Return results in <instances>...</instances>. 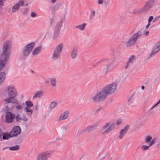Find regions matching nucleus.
<instances>
[{"label":"nucleus","mask_w":160,"mask_h":160,"mask_svg":"<svg viewBox=\"0 0 160 160\" xmlns=\"http://www.w3.org/2000/svg\"><path fill=\"white\" fill-rule=\"evenodd\" d=\"M37 15V14L34 12H33L31 13V16L32 17H35Z\"/></svg>","instance_id":"nucleus-47"},{"label":"nucleus","mask_w":160,"mask_h":160,"mask_svg":"<svg viewBox=\"0 0 160 160\" xmlns=\"http://www.w3.org/2000/svg\"><path fill=\"white\" fill-rule=\"evenodd\" d=\"M135 60L136 57L134 55H132L129 57L126 63V65L125 67V68L127 69L130 68L135 61Z\"/></svg>","instance_id":"nucleus-13"},{"label":"nucleus","mask_w":160,"mask_h":160,"mask_svg":"<svg viewBox=\"0 0 160 160\" xmlns=\"http://www.w3.org/2000/svg\"><path fill=\"white\" fill-rule=\"evenodd\" d=\"M50 83L52 85L53 87L56 86V79L55 78H52L50 79Z\"/></svg>","instance_id":"nucleus-35"},{"label":"nucleus","mask_w":160,"mask_h":160,"mask_svg":"<svg viewBox=\"0 0 160 160\" xmlns=\"http://www.w3.org/2000/svg\"><path fill=\"white\" fill-rule=\"evenodd\" d=\"M149 32L148 31H147L144 33V35L146 36H147L149 35Z\"/></svg>","instance_id":"nucleus-54"},{"label":"nucleus","mask_w":160,"mask_h":160,"mask_svg":"<svg viewBox=\"0 0 160 160\" xmlns=\"http://www.w3.org/2000/svg\"><path fill=\"white\" fill-rule=\"evenodd\" d=\"M150 146L149 145L148 146H146V145H143L141 147V149L144 151L148 150L149 148V147Z\"/></svg>","instance_id":"nucleus-40"},{"label":"nucleus","mask_w":160,"mask_h":160,"mask_svg":"<svg viewBox=\"0 0 160 160\" xmlns=\"http://www.w3.org/2000/svg\"><path fill=\"white\" fill-rule=\"evenodd\" d=\"M145 12L142 8H141L137 10L134 11L132 12V13L136 15L140 14L142 13Z\"/></svg>","instance_id":"nucleus-30"},{"label":"nucleus","mask_w":160,"mask_h":160,"mask_svg":"<svg viewBox=\"0 0 160 160\" xmlns=\"http://www.w3.org/2000/svg\"><path fill=\"white\" fill-rule=\"evenodd\" d=\"M109 123H106L104 126L103 127V129H105L106 128L107 129L103 133L104 134L108 133L109 132H111L112 130H113L115 128V125L114 124H112L109 127Z\"/></svg>","instance_id":"nucleus-16"},{"label":"nucleus","mask_w":160,"mask_h":160,"mask_svg":"<svg viewBox=\"0 0 160 160\" xmlns=\"http://www.w3.org/2000/svg\"><path fill=\"white\" fill-rule=\"evenodd\" d=\"M61 4H62L61 3H58L52 7L50 9L51 11V13H53L55 11L58 10Z\"/></svg>","instance_id":"nucleus-21"},{"label":"nucleus","mask_w":160,"mask_h":160,"mask_svg":"<svg viewBox=\"0 0 160 160\" xmlns=\"http://www.w3.org/2000/svg\"><path fill=\"white\" fill-rule=\"evenodd\" d=\"M21 132V129L19 126L14 127L12 131L11 132V134L12 137L17 136Z\"/></svg>","instance_id":"nucleus-15"},{"label":"nucleus","mask_w":160,"mask_h":160,"mask_svg":"<svg viewBox=\"0 0 160 160\" xmlns=\"http://www.w3.org/2000/svg\"><path fill=\"white\" fill-rule=\"evenodd\" d=\"M16 108L18 110H20L22 108V106L20 104L17 105L16 106Z\"/></svg>","instance_id":"nucleus-48"},{"label":"nucleus","mask_w":160,"mask_h":160,"mask_svg":"<svg viewBox=\"0 0 160 160\" xmlns=\"http://www.w3.org/2000/svg\"><path fill=\"white\" fill-rule=\"evenodd\" d=\"M12 46L11 42L10 41H7L3 42L2 47V51L10 52L9 51Z\"/></svg>","instance_id":"nucleus-11"},{"label":"nucleus","mask_w":160,"mask_h":160,"mask_svg":"<svg viewBox=\"0 0 160 160\" xmlns=\"http://www.w3.org/2000/svg\"><path fill=\"white\" fill-rule=\"evenodd\" d=\"M160 18V16H157L155 18L152 20V22H154L157 21Z\"/></svg>","instance_id":"nucleus-43"},{"label":"nucleus","mask_w":160,"mask_h":160,"mask_svg":"<svg viewBox=\"0 0 160 160\" xmlns=\"http://www.w3.org/2000/svg\"><path fill=\"white\" fill-rule=\"evenodd\" d=\"M57 105V102H52L50 104L49 107L50 109H52L54 108Z\"/></svg>","instance_id":"nucleus-34"},{"label":"nucleus","mask_w":160,"mask_h":160,"mask_svg":"<svg viewBox=\"0 0 160 160\" xmlns=\"http://www.w3.org/2000/svg\"><path fill=\"white\" fill-rule=\"evenodd\" d=\"M2 139L3 140L8 139L9 138H12L10 132L9 134L5 132H3L2 135Z\"/></svg>","instance_id":"nucleus-25"},{"label":"nucleus","mask_w":160,"mask_h":160,"mask_svg":"<svg viewBox=\"0 0 160 160\" xmlns=\"http://www.w3.org/2000/svg\"><path fill=\"white\" fill-rule=\"evenodd\" d=\"M48 82H49V81H45V83H48Z\"/></svg>","instance_id":"nucleus-58"},{"label":"nucleus","mask_w":160,"mask_h":160,"mask_svg":"<svg viewBox=\"0 0 160 160\" xmlns=\"http://www.w3.org/2000/svg\"><path fill=\"white\" fill-rule=\"evenodd\" d=\"M15 97H8L4 100L5 104H9L10 103L15 104H17L18 103V101L15 99Z\"/></svg>","instance_id":"nucleus-14"},{"label":"nucleus","mask_w":160,"mask_h":160,"mask_svg":"<svg viewBox=\"0 0 160 160\" xmlns=\"http://www.w3.org/2000/svg\"><path fill=\"white\" fill-rule=\"evenodd\" d=\"M158 145L160 146V142L158 143Z\"/></svg>","instance_id":"nucleus-61"},{"label":"nucleus","mask_w":160,"mask_h":160,"mask_svg":"<svg viewBox=\"0 0 160 160\" xmlns=\"http://www.w3.org/2000/svg\"><path fill=\"white\" fill-rule=\"evenodd\" d=\"M160 50V41L156 43L149 54V58L154 56Z\"/></svg>","instance_id":"nucleus-9"},{"label":"nucleus","mask_w":160,"mask_h":160,"mask_svg":"<svg viewBox=\"0 0 160 160\" xmlns=\"http://www.w3.org/2000/svg\"><path fill=\"white\" fill-rule=\"evenodd\" d=\"M25 104L27 106V107L28 108H31L33 106V104L32 102L29 101H26Z\"/></svg>","instance_id":"nucleus-33"},{"label":"nucleus","mask_w":160,"mask_h":160,"mask_svg":"<svg viewBox=\"0 0 160 160\" xmlns=\"http://www.w3.org/2000/svg\"><path fill=\"white\" fill-rule=\"evenodd\" d=\"M34 46L35 43L34 42H31L26 45L22 51V55L24 57L28 56L32 51Z\"/></svg>","instance_id":"nucleus-6"},{"label":"nucleus","mask_w":160,"mask_h":160,"mask_svg":"<svg viewBox=\"0 0 160 160\" xmlns=\"http://www.w3.org/2000/svg\"><path fill=\"white\" fill-rule=\"evenodd\" d=\"M108 95L103 88L98 91L97 93L92 97V100L95 102H101L104 100Z\"/></svg>","instance_id":"nucleus-1"},{"label":"nucleus","mask_w":160,"mask_h":160,"mask_svg":"<svg viewBox=\"0 0 160 160\" xmlns=\"http://www.w3.org/2000/svg\"><path fill=\"white\" fill-rule=\"evenodd\" d=\"M29 108H28V107H25L24 110H25V111L26 112H30V113L29 114L30 115H31L32 114V111L31 110V109H29Z\"/></svg>","instance_id":"nucleus-37"},{"label":"nucleus","mask_w":160,"mask_h":160,"mask_svg":"<svg viewBox=\"0 0 160 160\" xmlns=\"http://www.w3.org/2000/svg\"><path fill=\"white\" fill-rule=\"evenodd\" d=\"M28 12V9H26L25 10V12H23V14H24V15H25V14H27Z\"/></svg>","instance_id":"nucleus-53"},{"label":"nucleus","mask_w":160,"mask_h":160,"mask_svg":"<svg viewBox=\"0 0 160 160\" xmlns=\"http://www.w3.org/2000/svg\"><path fill=\"white\" fill-rule=\"evenodd\" d=\"M62 23L63 21L59 22L56 24L53 29L60 31Z\"/></svg>","instance_id":"nucleus-28"},{"label":"nucleus","mask_w":160,"mask_h":160,"mask_svg":"<svg viewBox=\"0 0 160 160\" xmlns=\"http://www.w3.org/2000/svg\"><path fill=\"white\" fill-rule=\"evenodd\" d=\"M95 12L94 11H92L91 12L90 14V17L91 18L93 17L95 15Z\"/></svg>","instance_id":"nucleus-42"},{"label":"nucleus","mask_w":160,"mask_h":160,"mask_svg":"<svg viewBox=\"0 0 160 160\" xmlns=\"http://www.w3.org/2000/svg\"><path fill=\"white\" fill-rule=\"evenodd\" d=\"M3 2L2 0H0V5L1 6L2 5Z\"/></svg>","instance_id":"nucleus-56"},{"label":"nucleus","mask_w":160,"mask_h":160,"mask_svg":"<svg viewBox=\"0 0 160 160\" xmlns=\"http://www.w3.org/2000/svg\"><path fill=\"white\" fill-rule=\"evenodd\" d=\"M109 69V66H106L105 67L103 68V72L106 74L108 72V70Z\"/></svg>","instance_id":"nucleus-39"},{"label":"nucleus","mask_w":160,"mask_h":160,"mask_svg":"<svg viewBox=\"0 0 160 160\" xmlns=\"http://www.w3.org/2000/svg\"><path fill=\"white\" fill-rule=\"evenodd\" d=\"M3 134V132L2 130L0 128V139Z\"/></svg>","instance_id":"nucleus-50"},{"label":"nucleus","mask_w":160,"mask_h":160,"mask_svg":"<svg viewBox=\"0 0 160 160\" xmlns=\"http://www.w3.org/2000/svg\"><path fill=\"white\" fill-rule=\"evenodd\" d=\"M155 143L154 142V140H152L150 144H149L150 146L154 144Z\"/></svg>","instance_id":"nucleus-51"},{"label":"nucleus","mask_w":160,"mask_h":160,"mask_svg":"<svg viewBox=\"0 0 160 160\" xmlns=\"http://www.w3.org/2000/svg\"><path fill=\"white\" fill-rule=\"evenodd\" d=\"M101 62V61H100L99 62H98L96 63V64H98L99 63V62Z\"/></svg>","instance_id":"nucleus-62"},{"label":"nucleus","mask_w":160,"mask_h":160,"mask_svg":"<svg viewBox=\"0 0 160 160\" xmlns=\"http://www.w3.org/2000/svg\"><path fill=\"white\" fill-rule=\"evenodd\" d=\"M24 2L23 1H20L16 4L14 5L12 7V10L13 12H15L18 10L20 6H22L24 4Z\"/></svg>","instance_id":"nucleus-18"},{"label":"nucleus","mask_w":160,"mask_h":160,"mask_svg":"<svg viewBox=\"0 0 160 160\" xmlns=\"http://www.w3.org/2000/svg\"><path fill=\"white\" fill-rule=\"evenodd\" d=\"M68 111H65L60 115L59 118V120L60 121L66 119L68 117Z\"/></svg>","instance_id":"nucleus-19"},{"label":"nucleus","mask_w":160,"mask_h":160,"mask_svg":"<svg viewBox=\"0 0 160 160\" xmlns=\"http://www.w3.org/2000/svg\"><path fill=\"white\" fill-rule=\"evenodd\" d=\"M41 50V47H40L35 48L32 51V53L33 55H35L38 54Z\"/></svg>","instance_id":"nucleus-29"},{"label":"nucleus","mask_w":160,"mask_h":160,"mask_svg":"<svg viewBox=\"0 0 160 160\" xmlns=\"http://www.w3.org/2000/svg\"><path fill=\"white\" fill-rule=\"evenodd\" d=\"M21 120H22L23 121L26 122L28 120V118L26 117V116L25 115H23L21 117Z\"/></svg>","instance_id":"nucleus-38"},{"label":"nucleus","mask_w":160,"mask_h":160,"mask_svg":"<svg viewBox=\"0 0 160 160\" xmlns=\"http://www.w3.org/2000/svg\"><path fill=\"white\" fill-rule=\"evenodd\" d=\"M15 120L17 122H19L21 121V117L19 114H18L15 116Z\"/></svg>","instance_id":"nucleus-36"},{"label":"nucleus","mask_w":160,"mask_h":160,"mask_svg":"<svg viewBox=\"0 0 160 160\" xmlns=\"http://www.w3.org/2000/svg\"><path fill=\"white\" fill-rule=\"evenodd\" d=\"M6 77V74L3 72H0V85L4 82Z\"/></svg>","instance_id":"nucleus-22"},{"label":"nucleus","mask_w":160,"mask_h":160,"mask_svg":"<svg viewBox=\"0 0 160 160\" xmlns=\"http://www.w3.org/2000/svg\"><path fill=\"white\" fill-rule=\"evenodd\" d=\"M154 5V1L153 0H150L146 2L144 6L142 8L144 12H146L151 8Z\"/></svg>","instance_id":"nucleus-10"},{"label":"nucleus","mask_w":160,"mask_h":160,"mask_svg":"<svg viewBox=\"0 0 160 160\" xmlns=\"http://www.w3.org/2000/svg\"><path fill=\"white\" fill-rule=\"evenodd\" d=\"M13 108V106H11V107H9V108Z\"/></svg>","instance_id":"nucleus-60"},{"label":"nucleus","mask_w":160,"mask_h":160,"mask_svg":"<svg viewBox=\"0 0 160 160\" xmlns=\"http://www.w3.org/2000/svg\"><path fill=\"white\" fill-rule=\"evenodd\" d=\"M15 118V114L9 112H6L5 118V121L6 122L10 123L12 122Z\"/></svg>","instance_id":"nucleus-8"},{"label":"nucleus","mask_w":160,"mask_h":160,"mask_svg":"<svg viewBox=\"0 0 160 160\" xmlns=\"http://www.w3.org/2000/svg\"><path fill=\"white\" fill-rule=\"evenodd\" d=\"M8 148L7 147H6V148H4L3 149V150H4V149H5L6 148Z\"/></svg>","instance_id":"nucleus-63"},{"label":"nucleus","mask_w":160,"mask_h":160,"mask_svg":"<svg viewBox=\"0 0 160 160\" xmlns=\"http://www.w3.org/2000/svg\"><path fill=\"white\" fill-rule=\"evenodd\" d=\"M10 54V52L2 51L0 58L1 62L5 65L9 59Z\"/></svg>","instance_id":"nucleus-7"},{"label":"nucleus","mask_w":160,"mask_h":160,"mask_svg":"<svg viewBox=\"0 0 160 160\" xmlns=\"http://www.w3.org/2000/svg\"><path fill=\"white\" fill-rule=\"evenodd\" d=\"M50 157V153L46 152L40 153L38 155L36 160H46Z\"/></svg>","instance_id":"nucleus-12"},{"label":"nucleus","mask_w":160,"mask_h":160,"mask_svg":"<svg viewBox=\"0 0 160 160\" xmlns=\"http://www.w3.org/2000/svg\"><path fill=\"white\" fill-rule=\"evenodd\" d=\"M10 150L17 151L20 148V146L18 145H16L13 147H11L8 148Z\"/></svg>","instance_id":"nucleus-32"},{"label":"nucleus","mask_w":160,"mask_h":160,"mask_svg":"<svg viewBox=\"0 0 160 160\" xmlns=\"http://www.w3.org/2000/svg\"><path fill=\"white\" fill-rule=\"evenodd\" d=\"M63 45V44L61 43L56 47L52 56V59L53 60H56L60 58Z\"/></svg>","instance_id":"nucleus-2"},{"label":"nucleus","mask_w":160,"mask_h":160,"mask_svg":"<svg viewBox=\"0 0 160 160\" xmlns=\"http://www.w3.org/2000/svg\"><path fill=\"white\" fill-rule=\"evenodd\" d=\"M117 88V84L115 82L106 86L103 88V89L108 95L112 94L116 90Z\"/></svg>","instance_id":"nucleus-4"},{"label":"nucleus","mask_w":160,"mask_h":160,"mask_svg":"<svg viewBox=\"0 0 160 160\" xmlns=\"http://www.w3.org/2000/svg\"><path fill=\"white\" fill-rule=\"evenodd\" d=\"M43 92L42 90L37 91L35 93L33 97L34 99L36 98H39L43 95Z\"/></svg>","instance_id":"nucleus-20"},{"label":"nucleus","mask_w":160,"mask_h":160,"mask_svg":"<svg viewBox=\"0 0 160 160\" xmlns=\"http://www.w3.org/2000/svg\"><path fill=\"white\" fill-rule=\"evenodd\" d=\"M153 17L152 16H151L149 17L148 20V22H150L152 21V20L153 19Z\"/></svg>","instance_id":"nucleus-45"},{"label":"nucleus","mask_w":160,"mask_h":160,"mask_svg":"<svg viewBox=\"0 0 160 160\" xmlns=\"http://www.w3.org/2000/svg\"><path fill=\"white\" fill-rule=\"evenodd\" d=\"M129 126L128 125H126L124 128L121 130L119 132V135L118 136V138L120 139H121L124 137L125 134L127 133L128 130L129 129Z\"/></svg>","instance_id":"nucleus-17"},{"label":"nucleus","mask_w":160,"mask_h":160,"mask_svg":"<svg viewBox=\"0 0 160 160\" xmlns=\"http://www.w3.org/2000/svg\"><path fill=\"white\" fill-rule=\"evenodd\" d=\"M95 125H92L88 127L84 131L90 132L93 130L95 128Z\"/></svg>","instance_id":"nucleus-27"},{"label":"nucleus","mask_w":160,"mask_h":160,"mask_svg":"<svg viewBox=\"0 0 160 160\" xmlns=\"http://www.w3.org/2000/svg\"><path fill=\"white\" fill-rule=\"evenodd\" d=\"M56 18H53L51 20V23L52 24H53L56 21Z\"/></svg>","instance_id":"nucleus-44"},{"label":"nucleus","mask_w":160,"mask_h":160,"mask_svg":"<svg viewBox=\"0 0 160 160\" xmlns=\"http://www.w3.org/2000/svg\"><path fill=\"white\" fill-rule=\"evenodd\" d=\"M99 109H95L93 111L95 113H96L99 111Z\"/></svg>","instance_id":"nucleus-57"},{"label":"nucleus","mask_w":160,"mask_h":160,"mask_svg":"<svg viewBox=\"0 0 160 160\" xmlns=\"http://www.w3.org/2000/svg\"><path fill=\"white\" fill-rule=\"evenodd\" d=\"M122 121L121 120H118L116 122V125H119L121 123Z\"/></svg>","instance_id":"nucleus-46"},{"label":"nucleus","mask_w":160,"mask_h":160,"mask_svg":"<svg viewBox=\"0 0 160 160\" xmlns=\"http://www.w3.org/2000/svg\"><path fill=\"white\" fill-rule=\"evenodd\" d=\"M152 139V137L150 136H148L146 137L145 142L148 143L150 142Z\"/></svg>","instance_id":"nucleus-41"},{"label":"nucleus","mask_w":160,"mask_h":160,"mask_svg":"<svg viewBox=\"0 0 160 160\" xmlns=\"http://www.w3.org/2000/svg\"><path fill=\"white\" fill-rule=\"evenodd\" d=\"M135 99V97L134 95H132L129 98L128 100V103L129 104H131Z\"/></svg>","instance_id":"nucleus-31"},{"label":"nucleus","mask_w":160,"mask_h":160,"mask_svg":"<svg viewBox=\"0 0 160 160\" xmlns=\"http://www.w3.org/2000/svg\"><path fill=\"white\" fill-rule=\"evenodd\" d=\"M60 31L53 29V39H56L58 37Z\"/></svg>","instance_id":"nucleus-23"},{"label":"nucleus","mask_w":160,"mask_h":160,"mask_svg":"<svg viewBox=\"0 0 160 160\" xmlns=\"http://www.w3.org/2000/svg\"><path fill=\"white\" fill-rule=\"evenodd\" d=\"M150 25V22H148L147 25L146 26V29L148 28V27Z\"/></svg>","instance_id":"nucleus-55"},{"label":"nucleus","mask_w":160,"mask_h":160,"mask_svg":"<svg viewBox=\"0 0 160 160\" xmlns=\"http://www.w3.org/2000/svg\"><path fill=\"white\" fill-rule=\"evenodd\" d=\"M103 2V0H98V4H102Z\"/></svg>","instance_id":"nucleus-49"},{"label":"nucleus","mask_w":160,"mask_h":160,"mask_svg":"<svg viewBox=\"0 0 160 160\" xmlns=\"http://www.w3.org/2000/svg\"><path fill=\"white\" fill-rule=\"evenodd\" d=\"M141 88L142 89H144V86H142V87H141Z\"/></svg>","instance_id":"nucleus-59"},{"label":"nucleus","mask_w":160,"mask_h":160,"mask_svg":"<svg viewBox=\"0 0 160 160\" xmlns=\"http://www.w3.org/2000/svg\"><path fill=\"white\" fill-rule=\"evenodd\" d=\"M141 32L139 31L134 34L131 37L126 43V45L128 47L134 46L138 38L141 35Z\"/></svg>","instance_id":"nucleus-3"},{"label":"nucleus","mask_w":160,"mask_h":160,"mask_svg":"<svg viewBox=\"0 0 160 160\" xmlns=\"http://www.w3.org/2000/svg\"><path fill=\"white\" fill-rule=\"evenodd\" d=\"M39 106L38 105H36L35 107V110L36 111L38 110L39 109Z\"/></svg>","instance_id":"nucleus-52"},{"label":"nucleus","mask_w":160,"mask_h":160,"mask_svg":"<svg viewBox=\"0 0 160 160\" xmlns=\"http://www.w3.org/2000/svg\"><path fill=\"white\" fill-rule=\"evenodd\" d=\"M2 0V1H6V0Z\"/></svg>","instance_id":"nucleus-64"},{"label":"nucleus","mask_w":160,"mask_h":160,"mask_svg":"<svg viewBox=\"0 0 160 160\" xmlns=\"http://www.w3.org/2000/svg\"><path fill=\"white\" fill-rule=\"evenodd\" d=\"M8 93V97L16 98L17 95V92L16 88L12 85L8 86L4 92V94Z\"/></svg>","instance_id":"nucleus-5"},{"label":"nucleus","mask_w":160,"mask_h":160,"mask_svg":"<svg viewBox=\"0 0 160 160\" xmlns=\"http://www.w3.org/2000/svg\"><path fill=\"white\" fill-rule=\"evenodd\" d=\"M78 54V50L77 48H74L72 52L71 57L72 58H76Z\"/></svg>","instance_id":"nucleus-26"},{"label":"nucleus","mask_w":160,"mask_h":160,"mask_svg":"<svg viewBox=\"0 0 160 160\" xmlns=\"http://www.w3.org/2000/svg\"><path fill=\"white\" fill-rule=\"evenodd\" d=\"M86 25V23H83L82 24L79 25L75 26L76 29H78L81 31H83L84 30L85 27Z\"/></svg>","instance_id":"nucleus-24"}]
</instances>
